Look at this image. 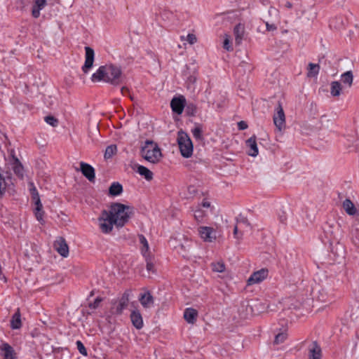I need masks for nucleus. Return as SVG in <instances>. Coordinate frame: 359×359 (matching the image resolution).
<instances>
[{
    "instance_id": "f257e3e1",
    "label": "nucleus",
    "mask_w": 359,
    "mask_h": 359,
    "mask_svg": "<svg viewBox=\"0 0 359 359\" xmlns=\"http://www.w3.org/2000/svg\"><path fill=\"white\" fill-rule=\"evenodd\" d=\"M122 72L119 67L107 65L100 67L92 76L93 82L104 81L113 85H118L122 82Z\"/></svg>"
},
{
    "instance_id": "f03ea898",
    "label": "nucleus",
    "mask_w": 359,
    "mask_h": 359,
    "mask_svg": "<svg viewBox=\"0 0 359 359\" xmlns=\"http://www.w3.org/2000/svg\"><path fill=\"white\" fill-rule=\"evenodd\" d=\"M114 219L116 227H122L128 222L133 213V208L121 203H114L108 211Z\"/></svg>"
},
{
    "instance_id": "7ed1b4c3",
    "label": "nucleus",
    "mask_w": 359,
    "mask_h": 359,
    "mask_svg": "<svg viewBox=\"0 0 359 359\" xmlns=\"http://www.w3.org/2000/svg\"><path fill=\"white\" fill-rule=\"evenodd\" d=\"M141 155L147 161L156 163L161 158V151L156 143L147 140L142 147Z\"/></svg>"
},
{
    "instance_id": "20e7f679",
    "label": "nucleus",
    "mask_w": 359,
    "mask_h": 359,
    "mask_svg": "<svg viewBox=\"0 0 359 359\" xmlns=\"http://www.w3.org/2000/svg\"><path fill=\"white\" fill-rule=\"evenodd\" d=\"M177 143L182 156L184 158L191 156L194 150L192 141L187 133L180 130L177 133Z\"/></svg>"
},
{
    "instance_id": "39448f33",
    "label": "nucleus",
    "mask_w": 359,
    "mask_h": 359,
    "mask_svg": "<svg viewBox=\"0 0 359 359\" xmlns=\"http://www.w3.org/2000/svg\"><path fill=\"white\" fill-rule=\"evenodd\" d=\"M109 212L107 210H103L98 218V224L101 231L103 233H109L115 223Z\"/></svg>"
},
{
    "instance_id": "423d86ee",
    "label": "nucleus",
    "mask_w": 359,
    "mask_h": 359,
    "mask_svg": "<svg viewBox=\"0 0 359 359\" xmlns=\"http://www.w3.org/2000/svg\"><path fill=\"white\" fill-rule=\"evenodd\" d=\"M273 119L274 125L279 131H282L285 128V115L280 102H278V106L276 108Z\"/></svg>"
},
{
    "instance_id": "0eeeda50",
    "label": "nucleus",
    "mask_w": 359,
    "mask_h": 359,
    "mask_svg": "<svg viewBox=\"0 0 359 359\" xmlns=\"http://www.w3.org/2000/svg\"><path fill=\"white\" fill-rule=\"evenodd\" d=\"M128 302L129 294L125 292L118 301L113 303L111 312L118 315L121 314L123 311L128 306Z\"/></svg>"
},
{
    "instance_id": "6e6552de",
    "label": "nucleus",
    "mask_w": 359,
    "mask_h": 359,
    "mask_svg": "<svg viewBox=\"0 0 359 359\" xmlns=\"http://www.w3.org/2000/svg\"><path fill=\"white\" fill-rule=\"evenodd\" d=\"M269 275V271L266 269H262L254 272L248 279V285H252L258 284L265 280Z\"/></svg>"
},
{
    "instance_id": "1a4fd4ad",
    "label": "nucleus",
    "mask_w": 359,
    "mask_h": 359,
    "mask_svg": "<svg viewBox=\"0 0 359 359\" xmlns=\"http://www.w3.org/2000/svg\"><path fill=\"white\" fill-rule=\"evenodd\" d=\"M198 233L205 242L211 243L216 239V233L212 227L201 226L198 228Z\"/></svg>"
},
{
    "instance_id": "9d476101",
    "label": "nucleus",
    "mask_w": 359,
    "mask_h": 359,
    "mask_svg": "<svg viewBox=\"0 0 359 359\" xmlns=\"http://www.w3.org/2000/svg\"><path fill=\"white\" fill-rule=\"evenodd\" d=\"M86 55H85V62L82 67V71L87 74L90 69L93 67L94 62L95 53L93 48L90 47H85Z\"/></svg>"
},
{
    "instance_id": "9b49d317",
    "label": "nucleus",
    "mask_w": 359,
    "mask_h": 359,
    "mask_svg": "<svg viewBox=\"0 0 359 359\" xmlns=\"http://www.w3.org/2000/svg\"><path fill=\"white\" fill-rule=\"evenodd\" d=\"M54 249L63 257H67L69 255V247L65 240L62 237H58L54 242Z\"/></svg>"
},
{
    "instance_id": "f8f14e48",
    "label": "nucleus",
    "mask_w": 359,
    "mask_h": 359,
    "mask_svg": "<svg viewBox=\"0 0 359 359\" xmlns=\"http://www.w3.org/2000/svg\"><path fill=\"white\" fill-rule=\"evenodd\" d=\"M186 100L184 96H180L178 97H174L170 102V107L172 110L177 114H181L183 112Z\"/></svg>"
},
{
    "instance_id": "ddd939ff",
    "label": "nucleus",
    "mask_w": 359,
    "mask_h": 359,
    "mask_svg": "<svg viewBox=\"0 0 359 359\" xmlns=\"http://www.w3.org/2000/svg\"><path fill=\"white\" fill-rule=\"evenodd\" d=\"M139 301L142 306L145 309H149L153 306L154 299L150 292L144 291L139 297Z\"/></svg>"
},
{
    "instance_id": "4468645a",
    "label": "nucleus",
    "mask_w": 359,
    "mask_h": 359,
    "mask_svg": "<svg viewBox=\"0 0 359 359\" xmlns=\"http://www.w3.org/2000/svg\"><path fill=\"white\" fill-rule=\"evenodd\" d=\"M245 144H246V147L248 148L247 153L249 156L255 157L258 155L259 150H258V147H257L255 135H253L251 137H250L248 140H247L245 142Z\"/></svg>"
},
{
    "instance_id": "2eb2a0df",
    "label": "nucleus",
    "mask_w": 359,
    "mask_h": 359,
    "mask_svg": "<svg viewBox=\"0 0 359 359\" xmlns=\"http://www.w3.org/2000/svg\"><path fill=\"white\" fill-rule=\"evenodd\" d=\"M81 171L82 174L90 181L94 182L95 175V169L89 164L81 162L80 163Z\"/></svg>"
},
{
    "instance_id": "dca6fc26",
    "label": "nucleus",
    "mask_w": 359,
    "mask_h": 359,
    "mask_svg": "<svg viewBox=\"0 0 359 359\" xmlns=\"http://www.w3.org/2000/svg\"><path fill=\"white\" fill-rule=\"evenodd\" d=\"M0 351L4 359H15V353L13 348L8 343H2Z\"/></svg>"
},
{
    "instance_id": "f3484780",
    "label": "nucleus",
    "mask_w": 359,
    "mask_h": 359,
    "mask_svg": "<svg viewBox=\"0 0 359 359\" xmlns=\"http://www.w3.org/2000/svg\"><path fill=\"white\" fill-rule=\"evenodd\" d=\"M130 320L132 324L137 330H140L143 327V319L140 311L135 309L130 313Z\"/></svg>"
},
{
    "instance_id": "a211bd4d",
    "label": "nucleus",
    "mask_w": 359,
    "mask_h": 359,
    "mask_svg": "<svg viewBox=\"0 0 359 359\" xmlns=\"http://www.w3.org/2000/svg\"><path fill=\"white\" fill-rule=\"evenodd\" d=\"M342 207L347 215L356 216L359 215L358 210L353 203L348 198L345 199L342 203Z\"/></svg>"
},
{
    "instance_id": "6ab92c4d",
    "label": "nucleus",
    "mask_w": 359,
    "mask_h": 359,
    "mask_svg": "<svg viewBox=\"0 0 359 359\" xmlns=\"http://www.w3.org/2000/svg\"><path fill=\"white\" fill-rule=\"evenodd\" d=\"M47 2L46 0H34L32 9V15L34 18L40 16V11L45 8Z\"/></svg>"
},
{
    "instance_id": "aec40b11",
    "label": "nucleus",
    "mask_w": 359,
    "mask_h": 359,
    "mask_svg": "<svg viewBox=\"0 0 359 359\" xmlns=\"http://www.w3.org/2000/svg\"><path fill=\"white\" fill-rule=\"evenodd\" d=\"M245 33L244 25L239 23L233 29V34L235 36V42L239 45L241 43Z\"/></svg>"
},
{
    "instance_id": "412c9836",
    "label": "nucleus",
    "mask_w": 359,
    "mask_h": 359,
    "mask_svg": "<svg viewBox=\"0 0 359 359\" xmlns=\"http://www.w3.org/2000/svg\"><path fill=\"white\" fill-rule=\"evenodd\" d=\"M197 311L192 308H187L184 312V318L188 323L194 324L196 320Z\"/></svg>"
},
{
    "instance_id": "4be33fe9",
    "label": "nucleus",
    "mask_w": 359,
    "mask_h": 359,
    "mask_svg": "<svg viewBox=\"0 0 359 359\" xmlns=\"http://www.w3.org/2000/svg\"><path fill=\"white\" fill-rule=\"evenodd\" d=\"M22 326L21 314L20 309H18L15 313L13 315L11 320V327L13 330L20 329Z\"/></svg>"
},
{
    "instance_id": "5701e85b",
    "label": "nucleus",
    "mask_w": 359,
    "mask_h": 359,
    "mask_svg": "<svg viewBox=\"0 0 359 359\" xmlns=\"http://www.w3.org/2000/svg\"><path fill=\"white\" fill-rule=\"evenodd\" d=\"M12 168L14 172L19 177L23 176V167L18 158L13 156Z\"/></svg>"
},
{
    "instance_id": "b1692460",
    "label": "nucleus",
    "mask_w": 359,
    "mask_h": 359,
    "mask_svg": "<svg viewBox=\"0 0 359 359\" xmlns=\"http://www.w3.org/2000/svg\"><path fill=\"white\" fill-rule=\"evenodd\" d=\"M309 359H321V348L316 342L313 343V347L310 349Z\"/></svg>"
},
{
    "instance_id": "393cba45",
    "label": "nucleus",
    "mask_w": 359,
    "mask_h": 359,
    "mask_svg": "<svg viewBox=\"0 0 359 359\" xmlns=\"http://www.w3.org/2000/svg\"><path fill=\"white\" fill-rule=\"evenodd\" d=\"M137 172L143 176L147 180L149 181L153 179V173L147 168L143 165H138Z\"/></svg>"
},
{
    "instance_id": "a878e982",
    "label": "nucleus",
    "mask_w": 359,
    "mask_h": 359,
    "mask_svg": "<svg viewBox=\"0 0 359 359\" xmlns=\"http://www.w3.org/2000/svg\"><path fill=\"white\" fill-rule=\"evenodd\" d=\"M122 191L123 187L118 182H113L109 189V194L114 196L120 195L122 193Z\"/></svg>"
},
{
    "instance_id": "bb28decb",
    "label": "nucleus",
    "mask_w": 359,
    "mask_h": 359,
    "mask_svg": "<svg viewBox=\"0 0 359 359\" xmlns=\"http://www.w3.org/2000/svg\"><path fill=\"white\" fill-rule=\"evenodd\" d=\"M139 241L142 245L141 250L143 256L145 257H149V246L146 238L143 235H140Z\"/></svg>"
},
{
    "instance_id": "cd10ccee",
    "label": "nucleus",
    "mask_w": 359,
    "mask_h": 359,
    "mask_svg": "<svg viewBox=\"0 0 359 359\" xmlns=\"http://www.w3.org/2000/svg\"><path fill=\"white\" fill-rule=\"evenodd\" d=\"M341 82L348 87H351L353 83V74L351 71H348L341 75Z\"/></svg>"
},
{
    "instance_id": "c85d7f7f",
    "label": "nucleus",
    "mask_w": 359,
    "mask_h": 359,
    "mask_svg": "<svg viewBox=\"0 0 359 359\" xmlns=\"http://www.w3.org/2000/svg\"><path fill=\"white\" fill-rule=\"evenodd\" d=\"M320 67L318 65L309 63L307 76L309 77H315L319 72Z\"/></svg>"
},
{
    "instance_id": "c756f323",
    "label": "nucleus",
    "mask_w": 359,
    "mask_h": 359,
    "mask_svg": "<svg viewBox=\"0 0 359 359\" xmlns=\"http://www.w3.org/2000/svg\"><path fill=\"white\" fill-rule=\"evenodd\" d=\"M35 217L36 219L43 224L44 222L43 220V215H44V211L43 210V205L41 206H39V205H35V208L34 210Z\"/></svg>"
},
{
    "instance_id": "7c9ffc66",
    "label": "nucleus",
    "mask_w": 359,
    "mask_h": 359,
    "mask_svg": "<svg viewBox=\"0 0 359 359\" xmlns=\"http://www.w3.org/2000/svg\"><path fill=\"white\" fill-rule=\"evenodd\" d=\"M341 86L339 81H333L331 83L330 93L332 96H339L341 90Z\"/></svg>"
},
{
    "instance_id": "2f4dec72",
    "label": "nucleus",
    "mask_w": 359,
    "mask_h": 359,
    "mask_svg": "<svg viewBox=\"0 0 359 359\" xmlns=\"http://www.w3.org/2000/svg\"><path fill=\"white\" fill-rule=\"evenodd\" d=\"M117 151V148L116 145L111 144L108 146L106 148L104 152V158L109 159L111 158Z\"/></svg>"
},
{
    "instance_id": "473e14b6",
    "label": "nucleus",
    "mask_w": 359,
    "mask_h": 359,
    "mask_svg": "<svg viewBox=\"0 0 359 359\" xmlns=\"http://www.w3.org/2000/svg\"><path fill=\"white\" fill-rule=\"evenodd\" d=\"M211 267L215 272L222 273L225 270V265L222 262H213L211 264Z\"/></svg>"
},
{
    "instance_id": "72a5a7b5",
    "label": "nucleus",
    "mask_w": 359,
    "mask_h": 359,
    "mask_svg": "<svg viewBox=\"0 0 359 359\" xmlns=\"http://www.w3.org/2000/svg\"><path fill=\"white\" fill-rule=\"evenodd\" d=\"M351 241L353 245L359 248V229H355L351 232Z\"/></svg>"
},
{
    "instance_id": "f704fd0d",
    "label": "nucleus",
    "mask_w": 359,
    "mask_h": 359,
    "mask_svg": "<svg viewBox=\"0 0 359 359\" xmlns=\"http://www.w3.org/2000/svg\"><path fill=\"white\" fill-rule=\"evenodd\" d=\"M180 39L182 41L187 40L191 45L196 43L197 41V38L194 34H189L186 37L184 36H182Z\"/></svg>"
},
{
    "instance_id": "c9c22d12",
    "label": "nucleus",
    "mask_w": 359,
    "mask_h": 359,
    "mask_svg": "<svg viewBox=\"0 0 359 359\" xmlns=\"http://www.w3.org/2000/svg\"><path fill=\"white\" fill-rule=\"evenodd\" d=\"M45 121L51 126L55 127L58 124V121L53 116H47L45 117Z\"/></svg>"
},
{
    "instance_id": "e433bc0d",
    "label": "nucleus",
    "mask_w": 359,
    "mask_h": 359,
    "mask_svg": "<svg viewBox=\"0 0 359 359\" xmlns=\"http://www.w3.org/2000/svg\"><path fill=\"white\" fill-rule=\"evenodd\" d=\"M287 339V334L285 332H281L278 334L274 340V343L276 344L283 343Z\"/></svg>"
},
{
    "instance_id": "4c0bfd02",
    "label": "nucleus",
    "mask_w": 359,
    "mask_h": 359,
    "mask_svg": "<svg viewBox=\"0 0 359 359\" xmlns=\"http://www.w3.org/2000/svg\"><path fill=\"white\" fill-rule=\"evenodd\" d=\"M223 47L228 51H231L233 50L231 46L230 45V36L228 34H224Z\"/></svg>"
},
{
    "instance_id": "58836bf2",
    "label": "nucleus",
    "mask_w": 359,
    "mask_h": 359,
    "mask_svg": "<svg viewBox=\"0 0 359 359\" xmlns=\"http://www.w3.org/2000/svg\"><path fill=\"white\" fill-rule=\"evenodd\" d=\"M193 136L196 140H201L202 138V130L200 127H196L191 130Z\"/></svg>"
},
{
    "instance_id": "ea45409f",
    "label": "nucleus",
    "mask_w": 359,
    "mask_h": 359,
    "mask_svg": "<svg viewBox=\"0 0 359 359\" xmlns=\"http://www.w3.org/2000/svg\"><path fill=\"white\" fill-rule=\"evenodd\" d=\"M76 344L80 353L82 354L83 355H87V351L83 343L81 341H77L76 342Z\"/></svg>"
},
{
    "instance_id": "a19ab883",
    "label": "nucleus",
    "mask_w": 359,
    "mask_h": 359,
    "mask_svg": "<svg viewBox=\"0 0 359 359\" xmlns=\"http://www.w3.org/2000/svg\"><path fill=\"white\" fill-rule=\"evenodd\" d=\"M205 213L201 209V208H198L194 212V217L197 221H201L203 217H204Z\"/></svg>"
},
{
    "instance_id": "79ce46f5",
    "label": "nucleus",
    "mask_w": 359,
    "mask_h": 359,
    "mask_svg": "<svg viewBox=\"0 0 359 359\" xmlns=\"http://www.w3.org/2000/svg\"><path fill=\"white\" fill-rule=\"evenodd\" d=\"M32 198L34 202L35 205H39V206H41L42 203L41 202L39 193H35L34 195H32Z\"/></svg>"
},
{
    "instance_id": "37998d69",
    "label": "nucleus",
    "mask_w": 359,
    "mask_h": 359,
    "mask_svg": "<svg viewBox=\"0 0 359 359\" xmlns=\"http://www.w3.org/2000/svg\"><path fill=\"white\" fill-rule=\"evenodd\" d=\"M146 260H147V271H154V264L153 263L151 262L150 259H149L148 257H146Z\"/></svg>"
},
{
    "instance_id": "c03bdc74",
    "label": "nucleus",
    "mask_w": 359,
    "mask_h": 359,
    "mask_svg": "<svg viewBox=\"0 0 359 359\" xmlns=\"http://www.w3.org/2000/svg\"><path fill=\"white\" fill-rule=\"evenodd\" d=\"M238 128L240 130H243L248 128V124L244 121H241L238 123Z\"/></svg>"
},
{
    "instance_id": "a18cd8bd",
    "label": "nucleus",
    "mask_w": 359,
    "mask_h": 359,
    "mask_svg": "<svg viewBox=\"0 0 359 359\" xmlns=\"http://www.w3.org/2000/svg\"><path fill=\"white\" fill-rule=\"evenodd\" d=\"M101 301H102V299L100 298H99V297L96 298L93 303L90 304V307L92 309H96L97 307H98Z\"/></svg>"
},
{
    "instance_id": "49530a36",
    "label": "nucleus",
    "mask_w": 359,
    "mask_h": 359,
    "mask_svg": "<svg viewBox=\"0 0 359 359\" xmlns=\"http://www.w3.org/2000/svg\"><path fill=\"white\" fill-rule=\"evenodd\" d=\"M233 236L237 239H240L242 237V233H238V226L237 224L234 226L233 229Z\"/></svg>"
},
{
    "instance_id": "de8ad7c7",
    "label": "nucleus",
    "mask_w": 359,
    "mask_h": 359,
    "mask_svg": "<svg viewBox=\"0 0 359 359\" xmlns=\"http://www.w3.org/2000/svg\"><path fill=\"white\" fill-rule=\"evenodd\" d=\"M29 191H30L31 195H34L35 193H38L36 188L35 187V186L34 185V183H32V182L29 183Z\"/></svg>"
},
{
    "instance_id": "09e8293b",
    "label": "nucleus",
    "mask_w": 359,
    "mask_h": 359,
    "mask_svg": "<svg viewBox=\"0 0 359 359\" xmlns=\"http://www.w3.org/2000/svg\"><path fill=\"white\" fill-rule=\"evenodd\" d=\"M266 29L268 31H274L276 29V27L274 25H270L268 22L266 23Z\"/></svg>"
},
{
    "instance_id": "8fccbe9b",
    "label": "nucleus",
    "mask_w": 359,
    "mask_h": 359,
    "mask_svg": "<svg viewBox=\"0 0 359 359\" xmlns=\"http://www.w3.org/2000/svg\"><path fill=\"white\" fill-rule=\"evenodd\" d=\"M286 219H287V217H286L285 212H283V215H279V220L280 221V222L285 223L286 222Z\"/></svg>"
},
{
    "instance_id": "3c124183",
    "label": "nucleus",
    "mask_w": 359,
    "mask_h": 359,
    "mask_svg": "<svg viewBox=\"0 0 359 359\" xmlns=\"http://www.w3.org/2000/svg\"><path fill=\"white\" fill-rule=\"evenodd\" d=\"M121 93L123 95H126V94H128L129 93V90L128 88H126V87H123L121 90Z\"/></svg>"
},
{
    "instance_id": "603ef678",
    "label": "nucleus",
    "mask_w": 359,
    "mask_h": 359,
    "mask_svg": "<svg viewBox=\"0 0 359 359\" xmlns=\"http://www.w3.org/2000/svg\"><path fill=\"white\" fill-rule=\"evenodd\" d=\"M201 205L203 207V208H209L210 207V202L208 201H203Z\"/></svg>"
},
{
    "instance_id": "864d4df0",
    "label": "nucleus",
    "mask_w": 359,
    "mask_h": 359,
    "mask_svg": "<svg viewBox=\"0 0 359 359\" xmlns=\"http://www.w3.org/2000/svg\"><path fill=\"white\" fill-rule=\"evenodd\" d=\"M325 232L327 233V234H330V236H327V237L330 238V239H332V237H333V232L332 231H327L326 229H325Z\"/></svg>"
},
{
    "instance_id": "5fc2aeb1",
    "label": "nucleus",
    "mask_w": 359,
    "mask_h": 359,
    "mask_svg": "<svg viewBox=\"0 0 359 359\" xmlns=\"http://www.w3.org/2000/svg\"><path fill=\"white\" fill-rule=\"evenodd\" d=\"M191 189H193V191L194 192L195 191V188L194 187H189V190L191 191Z\"/></svg>"
},
{
    "instance_id": "6e6d98bb",
    "label": "nucleus",
    "mask_w": 359,
    "mask_h": 359,
    "mask_svg": "<svg viewBox=\"0 0 359 359\" xmlns=\"http://www.w3.org/2000/svg\"><path fill=\"white\" fill-rule=\"evenodd\" d=\"M243 222V223H246L247 224H248V223L245 219H244Z\"/></svg>"
}]
</instances>
